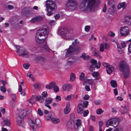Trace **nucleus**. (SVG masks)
<instances>
[{
  "instance_id": "0eeeda50",
  "label": "nucleus",
  "mask_w": 131,
  "mask_h": 131,
  "mask_svg": "<svg viewBox=\"0 0 131 131\" xmlns=\"http://www.w3.org/2000/svg\"><path fill=\"white\" fill-rule=\"evenodd\" d=\"M119 124V120L116 117L112 118L109 119L107 122L106 125L107 127L111 126L114 128L117 127Z\"/></svg>"
},
{
  "instance_id": "774afa93",
  "label": "nucleus",
  "mask_w": 131,
  "mask_h": 131,
  "mask_svg": "<svg viewBox=\"0 0 131 131\" xmlns=\"http://www.w3.org/2000/svg\"><path fill=\"white\" fill-rule=\"evenodd\" d=\"M128 50L129 52L131 53V43H130L128 46Z\"/></svg>"
},
{
  "instance_id": "393cba45",
  "label": "nucleus",
  "mask_w": 131,
  "mask_h": 131,
  "mask_svg": "<svg viewBox=\"0 0 131 131\" xmlns=\"http://www.w3.org/2000/svg\"><path fill=\"white\" fill-rule=\"evenodd\" d=\"M125 22L129 25H131V17L130 16L127 17L125 19Z\"/></svg>"
},
{
  "instance_id": "58836bf2",
  "label": "nucleus",
  "mask_w": 131,
  "mask_h": 131,
  "mask_svg": "<svg viewBox=\"0 0 131 131\" xmlns=\"http://www.w3.org/2000/svg\"><path fill=\"white\" fill-rule=\"evenodd\" d=\"M34 86L35 89H37L38 90H40V85L37 83H36L34 84Z\"/></svg>"
},
{
  "instance_id": "c756f323",
  "label": "nucleus",
  "mask_w": 131,
  "mask_h": 131,
  "mask_svg": "<svg viewBox=\"0 0 131 131\" xmlns=\"http://www.w3.org/2000/svg\"><path fill=\"white\" fill-rule=\"evenodd\" d=\"M111 86L113 88H116L117 86V83L116 81L114 80H112L110 82Z\"/></svg>"
},
{
  "instance_id": "f8f14e48",
  "label": "nucleus",
  "mask_w": 131,
  "mask_h": 131,
  "mask_svg": "<svg viewBox=\"0 0 131 131\" xmlns=\"http://www.w3.org/2000/svg\"><path fill=\"white\" fill-rule=\"evenodd\" d=\"M29 125L34 130L35 127L38 126L40 123V120L37 119H30L29 121Z\"/></svg>"
},
{
  "instance_id": "49530a36",
  "label": "nucleus",
  "mask_w": 131,
  "mask_h": 131,
  "mask_svg": "<svg viewBox=\"0 0 131 131\" xmlns=\"http://www.w3.org/2000/svg\"><path fill=\"white\" fill-rule=\"evenodd\" d=\"M70 108H66L64 109V112L65 114H67L70 111Z\"/></svg>"
},
{
  "instance_id": "ddd939ff",
  "label": "nucleus",
  "mask_w": 131,
  "mask_h": 131,
  "mask_svg": "<svg viewBox=\"0 0 131 131\" xmlns=\"http://www.w3.org/2000/svg\"><path fill=\"white\" fill-rule=\"evenodd\" d=\"M120 30L121 34L122 36H126L129 33V29L127 27H122L121 28Z\"/></svg>"
},
{
  "instance_id": "bf43d9fd",
  "label": "nucleus",
  "mask_w": 131,
  "mask_h": 131,
  "mask_svg": "<svg viewBox=\"0 0 131 131\" xmlns=\"http://www.w3.org/2000/svg\"><path fill=\"white\" fill-rule=\"evenodd\" d=\"M11 97L12 98V100L14 101L16 99V96L15 94H12L11 95Z\"/></svg>"
},
{
  "instance_id": "473e14b6",
  "label": "nucleus",
  "mask_w": 131,
  "mask_h": 131,
  "mask_svg": "<svg viewBox=\"0 0 131 131\" xmlns=\"http://www.w3.org/2000/svg\"><path fill=\"white\" fill-rule=\"evenodd\" d=\"M92 76L94 77L96 79L99 80L100 79V77H99V74L98 72H95L93 73Z\"/></svg>"
},
{
  "instance_id": "680f3d73",
  "label": "nucleus",
  "mask_w": 131,
  "mask_h": 131,
  "mask_svg": "<svg viewBox=\"0 0 131 131\" xmlns=\"http://www.w3.org/2000/svg\"><path fill=\"white\" fill-rule=\"evenodd\" d=\"M85 89L87 91H89L90 90V88L89 86L86 85L85 86Z\"/></svg>"
},
{
  "instance_id": "0e129e2a",
  "label": "nucleus",
  "mask_w": 131,
  "mask_h": 131,
  "mask_svg": "<svg viewBox=\"0 0 131 131\" xmlns=\"http://www.w3.org/2000/svg\"><path fill=\"white\" fill-rule=\"evenodd\" d=\"M60 15L59 14H57L54 16V18L56 20H57L60 17Z\"/></svg>"
},
{
  "instance_id": "423d86ee",
  "label": "nucleus",
  "mask_w": 131,
  "mask_h": 131,
  "mask_svg": "<svg viewBox=\"0 0 131 131\" xmlns=\"http://www.w3.org/2000/svg\"><path fill=\"white\" fill-rule=\"evenodd\" d=\"M81 50V48L79 46H70L66 52V54L67 56H68L69 54L73 53H77L80 52Z\"/></svg>"
},
{
  "instance_id": "a878e982",
  "label": "nucleus",
  "mask_w": 131,
  "mask_h": 131,
  "mask_svg": "<svg viewBox=\"0 0 131 131\" xmlns=\"http://www.w3.org/2000/svg\"><path fill=\"white\" fill-rule=\"evenodd\" d=\"M20 117L18 116L17 118L16 122L17 124L19 126H21L23 124L21 121L22 119Z\"/></svg>"
},
{
  "instance_id": "4c0bfd02",
  "label": "nucleus",
  "mask_w": 131,
  "mask_h": 131,
  "mask_svg": "<svg viewBox=\"0 0 131 131\" xmlns=\"http://www.w3.org/2000/svg\"><path fill=\"white\" fill-rule=\"evenodd\" d=\"M75 79V75L73 73H72L71 75L70 76V80L71 81H74Z\"/></svg>"
},
{
  "instance_id": "aec40b11",
  "label": "nucleus",
  "mask_w": 131,
  "mask_h": 131,
  "mask_svg": "<svg viewBox=\"0 0 131 131\" xmlns=\"http://www.w3.org/2000/svg\"><path fill=\"white\" fill-rule=\"evenodd\" d=\"M42 49L45 51L49 52L51 50L49 48L48 46L47 45V42H45L44 44L43 45L42 47Z\"/></svg>"
},
{
  "instance_id": "2eb2a0df",
  "label": "nucleus",
  "mask_w": 131,
  "mask_h": 131,
  "mask_svg": "<svg viewBox=\"0 0 131 131\" xmlns=\"http://www.w3.org/2000/svg\"><path fill=\"white\" fill-rule=\"evenodd\" d=\"M81 121L80 119H77L76 124L75 125V129L77 131H83V128L81 125Z\"/></svg>"
},
{
  "instance_id": "7c9ffc66",
  "label": "nucleus",
  "mask_w": 131,
  "mask_h": 131,
  "mask_svg": "<svg viewBox=\"0 0 131 131\" xmlns=\"http://www.w3.org/2000/svg\"><path fill=\"white\" fill-rule=\"evenodd\" d=\"M36 100L41 103L43 102L44 101V99L41 96H38L36 97Z\"/></svg>"
},
{
  "instance_id": "6e6d98bb",
  "label": "nucleus",
  "mask_w": 131,
  "mask_h": 131,
  "mask_svg": "<svg viewBox=\"0 0 131 131\" xmlns=\"http://www.w3.org/2000/svg\"><path fill=\"white\" fill-rule=\"evenodd\" d=\"M54 90L56 92H58L59 90V89L58 86L55 85L53 88Z\"/></svg>"
},
{
  "instance_id": "1a4fd4ad",
  "label": "nucleus",
  "mask_w": 131,
  "mask_h": 131,
  "mask_svg": "<svg viewBox=\"0 0 131 131\" xmlns=\"http://www.w3.org/2000/svg\"><path fill=\"white\" fill-rule=\"evenodd\" d=\"M46 6L47 11H54L57 8L55 3L51 0H48L46 1Z\"/></svg>"
},
{
  "instance_id": "69168bd1",
  "label": "nucleus",
  "mask_w": 131,
  "mask_h": 131,
  "mask_svg": "<svg viewBox=\"0 0 131 131\" xmlns=\"http://www.w3.org/2000/svg\"><path fill=\"white\" fill-rule=\"evenodd\" d=\"M89 131H94V128L93 126H90L89 129Z\"/></svg>"
},
{
  "instance_id": "c85d7f7f",
  "label": "nucleus",
  "mask_w": 131,
  "mask_h": 131,
  "mask_svg": "<svg viewBox=\"0 0 131 131\" xmlns=\"http://www.w3.org/2000/svg\"><path fill=\"white\" fill-rule=\"evenodd\" d=\"M34 96H32L30 99L28 100V101L32 105L34 103Z\"/></svg>"
},
{
  "instance_id": "412c9836",
  "label": "nucleus",
  "mask_w": 131,
  "mask_h": 131,
  "mask_svg": "<svg viewBox=\"0 0 131 131\" xmlns=\"http://www.w3.org/2000/svg\"><path fill=\"white\" fill-rule=\"evenodd\" d=\"M48 117L49 118H51V121L54 124H57L58 123L60 122L59 119L57 118H52L50 115H48Z\"/></svg>"
},
{
  "instance_id": "dca6fc26",
  "label": "nucleus",
  "mask_w": 131,
  "mask_h": 131,
  "mask_svg": "<svg viewBox=\"0 0 131 131\" xmlns=\"http://www.w3.org/2000/svg\"><path fill=\"white\" fill-rule=\"evenodd\" d=\"M53 100V99L51 97H48L47 98L45 99V106L51 109V107L50 106L49 104L51 103Z\"/></svg>"
},
{
  "instance_id": "7ed1b4c3",
  "label": "nucleus",
  "mask_w": 131,
  "mask_h": 131,
  "mask_svg": "<svg viewBox=\"0 0 131 131\" xmlns=\"http://www.w3.org/2000/svg\"><path fill=\"white\" fill-rule=\"evenodd\" d=\"M119 70L123 72L125 78H127L129 75V68L127 63L125 62H121L119 65Z\"/></svg>"
},
{
  "instance_id": "338daca9",
  "label": "nucleus",
  "mask_w": 131,
  "mask_h": 131,
  "mask_svg": "<svg viewBox=\"0 0 131 131\" xmlns=\"http://www.w3.org/2000/svg\"><path fill=\"white\" fill-rule=\"evenodd\" d=\"M121 45L122 47L124 48L126 44L124 42H122L121 43Z\"/></svg>"
},
{
  "instance_id": "3c124183",
  "label": "nucleus",
  "mask_w": 131,
  "mask_h": 131,
  "mask_svg": "<svg viewBox=\"0 0 131 131\" xmlns=\"http://www.w3.org/2000/svg\"><path fill=\"white\" fill-rule=\"evenodd\" d=\"M55 99L56 101L58 102L61 100V97L57 95Z\"/></svg>"
},
{
  "instance_id": "a18cd8bd",
  "label": "nucleus",
  "mask_w": 131,
  "mask_h": 131,
  "mask_svg": "<svg viewBox=\"0 0 131 131\" xmlns=\"http://www.w3.org/2000/svg\"><path fill=\"white\" fill-rule=\"evenodd\" d=\"M103 112L104 111L100 108L97 109L96 111V113L98 114H101V113H103Z\"/></svg>"
},
{
  "instance_id": "c9c22d12",
  "label": "nucleus",
  "mask_w": 131,
  "mask_h": 131,
  "mask_svg": "<svg viewBox=\"0 0 131 131\" xmlns=\"http://www.w3.org/2000/svg\"><path fill=\"white\" fill-rule=\"evenodd\" d=\"M37 22H40L43 19V17L40 16H38L36 17Z\"/></svg>"
},
{
  "instance_id": "c03bdc74",
  "label": "nucleus",
  "mask_w": 131,
  "mask_h": 131,
  "mask_svg": "<svg viewBox=\"0 0 131 131\" xmlns=\"http://www.w3.org/2000/svg\"><path fill=\"white\" fill-rule=\"evenodd\" d=\"M49 84L50 85L51 88V89L52 88H53L55 86V85L56 84V83L55 82L52 81L50 82Z\"/></svg>"
},
{
  "instance_id": "79ce46f5",
  "label": "nucleus",
  "mask_w": 131,
  "mask_h": 131,
  "mask_svg": "<svg viewBox=\"0 0 131 131\" xmlns=\"http://www.w3.org/2000/svg\"><path fill=\"white\" fill-rule=\"evenodd\" d=\"M105 49L104 45L103 44H101L100 46V50L101 52L104 51V49Z\"/></svg>"
},
{
  "instance_id": "b1692460",
  "label": "nucleus",
  "mask_w": 131,
  "mask_h": 131,
  "mask_svg": "<svg viewBox=\"0 0 131 131\" xmlns=\"http://www.w3.org/2000/svg\"><path fill=\"white\" fill-rule=\"evenodd\" d=\"M126 6V5L125 3V2H123L119 4L117 6V9H120L122 8H123V9H125Z\"/></svg>"
},
{
  "instance_id": "6ab92c4d",
  "label": "nucleus",
  "mask_w": 131,
  "mask_h": 131,
  "mask_svg": "<svg viewBox=\"0 0 131 131\" xmlns=\"http://www.w3.org/2000/svg\"><path fill=\"white\" fill-rule=\"evenodd\" d=\"M46 38L40 39L38 37V36L36 35L35 38V40L37 43L39 44H41L45 42L46 41Z\"/></svg>"
},
{
  "instance_id": "5701e85b",
  "label": "nucleus",
  "mask_w": 131,
  "mask_h": 131,
  "mask_svg": "<svg viewBox=\"0 0 131 131\" xmlns=\"http://www.w3.org/2000/svg\"><path fill=\"white\" fill-rule=\"evenodd\" d=\"M114 70V68L112 67L111 66H109L106 69L107 73L108 74H110Z\"/></svg>"
},
{
  "instance_id": "6e6552de",
  "label": "nucleus",
  "mask_w": 131,
  "mask_h": 131,
  "mask_svg": "<svg viewBox=\"0 0 131 131\" xmlns=\"http://www.w3.org/2000/svg\"><path fill=\"white\" fill-rule=\"evenodd\" d=\"M15 47L16 49V52H18V55L25 57L28 56V53L25 49L18 46H15Z\"/></svg>"
},
{
  "instance_id": "f704fd0d",
  "label": "nucleus",
  "mask_w": 131,
  "mask_h": 131,
  "mask_svg": "<svg viewBox=\"0 0 131 131\" xmlns=\"http://www.w3.org/2000/svg\"><path fill=\"white\" fill-rule=\"evenodd\" d=\"M74 63V62L70 60H68L66 64V66H71Z\"/></svg>"
},
{
  "instance_id": "9d476101",
  "label": "nucleus",
  "mask_w": 131,
  "mask_h": 131,
  "mask_svg": "<svg viewBox=\"0 0 131 131\" xmlns=\"http://www.w3.org/2000/svg\"><path fill=\"white\" fill-rule=\"evenodd\" d=\"M90 61L91 64L89 70L91 71L92 72L93 70H95V68H100V63L99 62H98V63H97L96 60L93 59H91Z\"/></svg>"
},
{
  "instance_id": "72a5a7b5",
  "label": "nucleus",
  "mask_w": 131,
  "mask_h": 131,
  "mask_svg": "<svg viewBox=\"0 0 131 131\" xmlns=\"http://www.w3.org/2000/svg\"><path fill=\"white\" fill-rule=\"evenodd\" d=\"M4 123L7 126H9L10 125V121L7 118H5L4 119Z\"/></svg>"
},
{
  "instance_id": "37998d69",
  "label": "nucleus",
  "mask_w": 131,
  "mask_h": 131,
  "mask_svg": "<svg viewBox=\"0 0 131 131\" xmlns=\"http://www.w3.org/2000/svg\"><path fill=\"white\" fill-rule=\"evenodd\" d=\"M30 66V64L29 63H24L23 64L24 68L26 69H27Z\"/></svg>"
},
{
  "instance_id": "864d4df0",
  "label": "nucleus",
  "mask_w": 131,
  "mask_h": 131,
  "mask_svg": "<svg viewBox=\"0 0 131 131\" xmlns=\"http://www.w3.org/2000/svg\"><path fill=\"white\" fill-rule=\"evenodd\" d=\"M104 45L105 49V50L109 48V46L108 43H104Z\"/></svg>"
},
{
  "instance_id": "5fc2aeb1",
  "label": "nucleus",
  "mask_w": 131,
  "mask_h": 131,
  "mask_svg": "<svg viewBox=\"0 0 131 131\" xmlns=\"http://www.w3.org/2000/svg\"><path fill=\"white\" fill-rule=\"evenodd\" d=\"M83 115L84 116H86L89 113V111L87 110L85 111H83Z\"/></svg>"
},
{
  "instance_id": "4be33fe9",
  "label": "nucleus",
  "mask_w": 131,
  "mask_h": 131,
  "mask_svg": "<svg viewBox=\"0 0 131 131\" xmlns=\"http://www.w3.org/2000/svg\"><path fill=\"white\" fill-rule=\"evenodd\" d=\"M71 85L68 84H67L64 85L63 86V90L66 91H69V90L71 88Z\"/></svg>"
},
{
  "instance_id": "603ef678",
  "label": "nucleus",
  "mask_w": 131,
  "mask_h": 131,
  "mask_svg": "<svg viewBox=\"0 0 131 131\" xmlns=\"http://www.w3.org/2000/svg\"><path fill=\"white\" fill-rule=\"evenodd\" d=\"M37 112L38 114L40 116H41L43 115V113L41 111L40 109H39L38 110Z\"/></svg>"
},
{
  "instance_id": "052dcab7",
  "label": "nucleus",
  "mask_w": 131,
  "mask_h": 131,
  "mask_svg": "<svg viewBox=\"0 0 131 131\" xmlns=\"http://www.w3.org/2000/svg\"><path fill=\"white\" fill-rule=\"evenodd\" d=\"M103 65L104 67H106V68H107V67H108L110 66L108 63H104L103 64Z\"/></svg>"
},
{
  "instance_id": "f3484780",
  "label": "nucleus",
  "mask_w": 131,
  "mask_h": 131,
  "mask_svg": "<svg viewBox=\"0 0 131 131\" xmlns=\"http://www.w3.org/2000/svg\"><path fill=\"white\" fill-rule=\"evenodd\" d=\"M67 125L69 128L71 129H75V128L74 121L72 120H70L67 123Z\"/></svg>"
},
{
  "instance_id": "13d9d810",
  "label": "nucleus",
  "mask_w": 131,
  "mask_h": 131,
  "mask_svg": "<svg viewBox=\"0 0 131 131\" xmlns=\"http://www.w3.org/2000/svg\"><path fill=\"white\" fill-rule=\"evenodd\" d=\"M42 96L43 97H46L47 96V94L46 92H43L42 93Z\"/></svg>"
},
{
  "instance_id": "a211bd4d",
  "label": "nucleus",
  "mask_w": 131,
  "mask_h": 131,
  "mask_svg": "<svg viewBox=\"0 0 131 131\" xmlns=\"http://www.w3.org/2000/svg\"><path fill=\"white\" fill-rule=\"evenodd\" d=\"M107 4L109 6H111V7L108 8V9L109 13L111 14L113 13L115 11L114 5L113 4H112L111 3H110L109 1L107 2Z\"/></svg>"
},
{
  "instance_id": "4468645a",
  "label": "nucleus",
  "mask_w": 131,
  "mask_h": 131,
  "mask_svg": "<svg viewBox=\"0 0 131 131\" xmlns=\"http://www.w3.org/2000/svg\"><path fill=\"white\" fill-rule=\"evenodd\" d=\"M31 112L30 110H20L18 116L20 117L21 118H23L26 116L28 115Z\"/></svg>"
},
{
  "instance_id": "f03ea898",
  "label": "nucleus",
  "mask_w": 131,
  "mask_h": 131,
  "mask_svg": "<svg viewBox=\"0 0 131 131\" xmlns=\"http://www.w3.org/2000/svg\"><path fill=\"white\" fill-rule=\"evenodd\" d=\"M58 33L62 37L66 39L70 38L73 36L72 30L66 28L60 29Z\"/></svg>"
},
{
  "instance_id": "cd10ccee",
  "label": "nucleus",
  "mask_w": 131,
  "mask_h": 131,
  "mask_svg": "<svg viewBox=\"0 0 131 131\" xmlns=\"http://www.w3.org/2000/svg\"><path fill=\"white\" fill-rule=\"evenodd\" d=\"M81 57L83 58L84 60H87L90 58V56L88 55H86L84 53H83L81 56Z\"/></svg>"
},
{
  "instance_id": "9b49d317",
  "label": "nucleus",
  "mask_w": 131,
  "mask_h": 131,
  "mask_svg": "<svg viewBox=\"0 0 131 131\" xmlns=\"http://www.w3.org/2000/svg\"><path fill=\"white\" fill-rule=\"evenodd\" d=\"M88 104V102L85 101L83 102V104L79 103L78 104L77 108V111L78 113L82 114L83 112V108H86Z\"/></svg>"
},
{
  "instance_id": "2f4dec72",
  "label": "nucleus",
  "mask_w": 131,
  "mask_h": 131,
  "mask_svg": "<svg viewBox=\"0 0 131 131\" xmlns=\"http://www.w3.org/2000/svg\"><path fill=\"white\" fill-rule=\"evenodd\" d=\"M36 59L42 62H44L46 60V59L45 58L41 56L37 57Z\"/></svg>"
},
{
  "instance_id": "8fccbe9b",
  "label": "nucleus",
  "mask_w": 131,
  "mask_h": 131,
  "mask_svg": "<svg viewBox=\"0 0 131 131\" xmlns=\"http://www.w3.org/2000/svg\"><path fill=\"white\" fill-rule=\"evenodd\" d=\"M115 34L112 31H110L108 33V35L109 36L113 37L115 36Z\"/></svg>"
},
{
  "instance_id": "09e8293b",
  "label": "nucleus",
  "mask_w": 131,
  "mask_h": 131,
  "mask_svg": "<svg viewBox=\"0 0 131 131\" xmlns=\"http://www.w3.org/2000/svg\"><path fill=\"white\" fill-rule=\"evenodd\" d=\"M103 122L100 121L99 122V131H102L101 127L103 125Z\"/></svg>"
},
{
  "instance_id": "a19ab883",
  "label": "nucleus",
  "mask_w": 131,
  "mask_h": 131,
  "mask_svg": "<svg viewBox=\"0 0 131 131\" xmlns=\"http://www.w3.org/2000/svg\"><path fill=\"white\" fill-rule=\"evenodd\" d=\"M84 74L83 73H81L79 76V79L81 80H83L84 79Z\"/></svg>"
},
{
  "instance_id": "20e7f679",
  "label": "nucleus",
  "mask_w": 131,
  "mask_h": 131,
  "mask_svg": "<svg viewBox=\"0 0 131 131\" xmlns=\"http://www.w3.org/2000/svg\"><path fill=\"white\" fill-rule=\"evenodd\" d=\"M49 34V29L46 25H43L37 30L36 35L40 37L44 36L47 38Z\"/></svg>"
},
{
  "instance_id": "ea45409f",
  "label": "nucleus",
  "mask_w": 131,
  "mask_h": 131,
  "mask_svg": "<svg viewBox=\"0 0 131 131\" xmlns=\"http://www.w3.org/2000/svg\"><path fill=\"white\" fill-rule=\"evenodd\" d=\"M79 42L78 41L77 39L75 40L74 41H73L72 43V46H77V45L79 43Z\"/></svg>"
},
{
  "instance_id": "de8ad7c7",
  "label": "nucleus",
  "mask_w": 131,
  "mask_h": 131,
  "mask_svg": "<svg viewBox=\"0 0 131 131\" xmlns=\"http://www.w3.org/2000/svg\"><path fill=\"white\" fill-rule=\"evenodd\" d=\"M4 86H2L0 87L1 90L3 93H5L6 91V89Z\"/></svg>"
},
{
  "instance_id": "4d7b16f0",
  "label": "nucleus",
  "mask_w": 131,
  "mask_h": 131,
  "mask_svg": "<svg viewBox=\"0 0 131 131\" xmlns=\"http://www.w3.org/2000/svg\"><path fill=\"white\" fill-rule=\"evenodd\" d=\"M90 28L89 26H85V31L88 32L90 30Z\"/></svg>"
},
{
  "instance_id": "e2e57ef3",
  "label": "nucleus",
  "mask_w": 131,
  "mask_h": 131,
  "mask_svg": "<svg viewBox=\"0 0 131 131\" xmlns=\"http://www.w3.org/2000/svg\"><path fill=\"white\" fill-rule=\"evenodd\" d=\"M51 11H47L48 13L47 15L48 16H50L53 14V13L51 12Z\"/></svg>"
},
{
  "instance_id": "bb28decb",
  "label": "nucleus",
  "mask_w": 131,
  "mask_h": 131,
  "mask_svg": "<svg viewBox=\"0 0 131 131\" xmlns=\"http://www.w3.org/2000/svg\"><path fill=\"white\" fill-rule=\"evenodd\" d=\"M129 110L128 107H125L124 108H122L121 110V113L122 114L127 113Z\"/></svg>"
},
{
  "instance_id": "39448f33",
  "label": "nucleus",
  "mask_w": 131,
  "mask_h": 131,
  "mask_svg": "<svg viewBox=\"0 0 131 131\" xmlns=\"http://www.w3.org/2000/svg\"><path fill=\"white\" fill-rule=\"evenodd\" d=\"M66 5L68 10H74L77 8V3L75 0H68Z\"/></svg>"
},
{
  "instance_id": "f257e3e1",
  "label": "nucleus",
  "mask_w": 131,
  "mask_h": 131,
  "mask_svg": "<svg viewBox=\"0 0 131 131\" xmlns=\"http://www.w3.org/2000/svg\"><path fill=\"white\" fill-rule=\"evenodd\" d=\"M97 1L98 0H82L79 5L81 10L84 13L95 12L97 8Z\"/></svg>"
},
{
  "instance_id": "e433bc0d",
  "label": "nucleus",
  "mask_w": 131,
  "mask_h": 131,
  "mask_svg": "<svg viewBox=\"0 0 131 131\" xmlns=\"http://www.w3.org/2000/svg\"><path fill=\"white\" fill-rule=\"evenodd\" d=\"M73 97V95L71 94L68 96L67 97L65 98L64 99L66 100H71L72 99V98Z\"/></svg>"
}]
</instances>
